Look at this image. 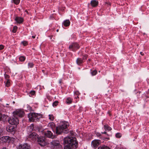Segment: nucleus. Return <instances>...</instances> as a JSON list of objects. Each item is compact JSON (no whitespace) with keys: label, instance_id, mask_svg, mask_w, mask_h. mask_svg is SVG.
Instances as JSON below:
<instances>
[{"label":"nucleus","instance_id":"1","mask_svg":"<svg viewBox=\"0 0 149 149\" xmlns=\"http://www.w3.org/2000/svg\"><path fill=\"white\" fill-rule=\"evenodd\" d=\"M63 143L65 145L64 149H72L71 148L74 149L78 147V142L75 137H66L63 140ZM58 149H63L61 147Z\"/></svg>","mask_w":149,"mask_h":149},{"label":"nucleus","instance_id":"2","mask_svg":"<svg viewBox=\"0 0 149 149\" xmlns=\"http://www.w3.org/2000/svg\"><path fill=\"white\" fill-rule=\"evenodd\" d=\"M69 126V123L67 122L63 121L61 122L59 126L56 128V134H59L62 133L63 130L67 128Z\"/></svg>","mask_w":149,"mask_h":149},{"label":"nucleus","instance_id":"3","mask_svg":"<svg viewBox=\"0 0 149 149\" xmlns=\"http://www.w3.org/2000/svg\"><path fill=\"white\" fill-rule=\"evenodd\" d=\"M29 120L31 122L36 121L38 120L40 118V115L35 113H30L28 115Z\"/></svg>","mask_w":149,"mask_h":149},{"label":"nucleus","instance_id":"4","mask_svg":"<svg viewBox=\"0 0 149 149\" xmlns=\"http://www.w3.org/2000/svg\"><path fill=\"white\" fill-rule=\"evenodd\" d=\"M15 141V139L13 137L9 136H4L0 138V143L8 142L13 143Z\"/></svg>","mask_w":149,"mask_h":149},{"label":"nucleus","instance_id":"5","mask_svg":"<svg viewBox=\"0 0 149 149\" xmlns=\"http://www.w3.org/2000/svg\"><path fill=\"white\" fill-rule=\"evenodd\" d=\"M8 121L9 124L12 125H17L19 123V120L17 117L14 116L9 118Z\"/></svg>","mask_w":149,"mask_h":149},{"label":"nucleus","instance_id":"6","mask_svg":"<svg viewBox=\"0 0 149 149\" xmlns=\"http://www.w3.org/2000/svg\"><path fill=\"white\" fill-rule=\"evenodd\" d=\"M24 112L22 110L18 109L15 111L13 112V116L17 117H22L24 115Z\"/></svg>","mask_w":149,"mask_h":149},{"label":"nucleus","instance_id":"7","mask_svg":"<svg viewBox=\"0 0 149 149\" xmlns=\"http://www.w3.org/2000/svg\"><path fill=\"white\" fill-rule=\"evenodd\" d=\"M37 141L38 143L41 146H45L47 143V142L45 138L43 137H38Z\"/></svg>","mask_w":149,"mask_h":149},{"label":"nucleus","instance_id":"8","mask_svg":"<svg viewBox=\"0 0 149 149\" xmlns=\"http://www.w3.org/2000/svg\"><path fill=\"white\" fill-rule=\"evenodd\" d=\"M79 47L78 44L77 43H73L69 45V48L70 50L75 51Z\"/></svg>","mask_w":149,"mask_h":149},{"label":"nucleus","instance_id":"9","mask_svg":"<svg viewBox=\"0 0 149 149\" xmlns=\"http://www.w3.org/2000/svg\"><path fill=\"white\" fill-rule=\"evenodd\" d=\"M50 143L51 146L54 148H60L61 147L58 141H53L51 142Z\"/></svg>","mask_w":149,"mask_h":149},{"label":"nucleus","instance_id":"10","mask_svg":"<svg viewBox=\"0 0 149 149\" xmlns=\"http://www.w3.org/2000/svg\"><path fill=\"white\" fill-rule=\"evenodd\" d=\"M101 141L99 140H94L92 141L91 146L92 148L96 149L100 144Z\"/></svg>","mask_w":149,"mask_h":149},{"label":"nucleus","instance_id":"11","mask_svg":"<svg viewBox=\"0 0 149 149\" xmlns=\"http://www.w3.org/2000/svg\"><path fill=\"white\" fill-rule=\"evenodd\" d=\"M43 133L45 136L49 138L53 139L54 137V136L53 135V133L50 131H45Z\"/></svg>","mask_w":149,"mask_h":149},{"label":"nucleus","instance_id":"12","mask_svg":"<svg viewBox=\"0 0 149 149\" xmlns=\"http://www.w3.org/2000/svg\"><path fill=\"white\" fill-rule=\"evenodd\" d=\"M19 149H29L30 146L26 143L20 144L19 146Z\"/></svg>","mask_w":149,"mask_h":149},{"label":"nucleus","instance_id":"13","mask_svg":"<svg viewBox=\"0 0 149 149\" xmlns=\"http://www.w3.org/2000/svg\"><path fill=\"white\" fill-rule=\"evenodd\" d=\"M29 137L34 140L36 138H38V135L36 133L33 132L29 135Z\"/></svg>","mask_w":149,"mask_h":149},{"label":"nucleus","instance_id":"14","mask_svg":"<svg viewBox=\"0 0 149 149\" xmlns=\"http://www.w3.org/2000/svg\"><path fill=\"white\" fill-rule=\"evenodd\" d=\"M15 20L16 22L20 24L23 22L24 21V19L23 18L21 17H16L15 19Z\"/></svg>","mask_w":149,"mask_h":149},{"label":"nucleus","instance_id":"15","mask_svg":"<svg viewBox=\"0 0 149 149\" xmlns=\"http://www.w3.org/2000/svg\"><path fill=\"white\" fill-rule=\"evenodd\" d=\"M98 1L96 0H92L91 2V4L92 6L93 7H96L98 5Z\"/></svg>","mask_w":149,"mask_h":149},{"label":"nucleus","instance_id":"16","mask_svg":"<svg viewBox=\"0 0 149 149\" xmlns=\"http://www.w3.org/2000/svg\"><path fill=\"white\" fill-rule=\"evenodd\" d=\"M6 130L8 132H12L15 130V129L13 126H10L7 127Z\"/></svg>","mask_w":149,"mask_h":149},{"label":"nucleus","instance_id":"17","mask_svg":"<svg viewBox=\"0 0 149 149\" xmlns=\"http://www.w3.org/2000/svg\"><path fill=\"white\" fill-rule=\"evenodd\" d=\"M86 57L85 56L84 58L83 59L81 58H78L77 60V64L79 65H80L83 62V60L84 59H86Z\"/></svg>","mask_w":149,"mask_h":149},{"label":"nucleus","instance_id":"18","mask_svg":"<svg viewBox=\"0 0 149 149\" xmlns=\"http://www.w3.org/2000/svg\"><path fill=\"white\" fill-rule=\"evenodd\" d=\"M7 116L4 114H2L0 113V120L4 122L6 120Z\"/></svg>","mask_w":149,"mask_h":149},{"label":"nucleus","instance_id":"19","mask_svg":"<svg viewBox=\"0 0 149 149\" xmlns=\"http://www.w3.org/2000/svg\"><path fill=\"white\" fill-rule=\"evenodd\" d=\"M70 23V22L69 20H66L64 21L62 24L65 26H69Z\"/></svg>","mask_w":149,"mask_h":149},{"label":"nucleus","instance_id":"20","mask_svg":"<svg viewBox=\"0 0 149 149\" xmlns=\"http://www.w3.org/2000/svg\"><path fill=\"white\" fill-rule=\"evenodd\" d=\"M29 95L31 97H33L35 95V91H31L29 94Z\"/></svg>","mask_w":149,"mask_h":149},{"label":"nucleus","instance_id":"21","mask_svg":"<svg viewBox=\"0 0 149 149\" xmlns=\"http://www.w3.org/2000/svg\"><path fill=\"white\" fill-rule=\"evenodd\" d=\"M97 149H110V148L105 145L100 146Z\"/></svg>","mask_w":149,"mask_h":149},{"label":"nucleus","instance_id":"22","mask_svg":"<svg viewBox=\"0 0 149 149\" xmlns=\"http://www.w3.org/2000/svg\"><path fill=\"white\" fill-rule=\"evenodd\" d=\"M72 102V99L69 97L67 98L66 100V102L68 104H71Z\"/></svg>","mask_w":149,"mask_h":149},{"label":"nucleus","instance_id":"23","mask_svg":"<svg viewBox=\"0 0 149 149\" xmlns=\"http://www.w3.org/2000/svg\"><path fill=\"white\" fill-rule=\"evenodd\" d=\"M104 129L105 130H111V128L108 125H104Z\"/></svg>","mask_w":149,"mask_h":149},{"label":"nucleus","instance_id":"24","mask_svg":"<svg viewBox=\"0 0 149 149\" xmlns=\"http://www.w3.org/2000/svg\"><path fill=\"white\" fill-rule=\"evenodd\" d=\"M97 73V71L96 70L91 71V75L93 76L95 75Z\"/></svg>","mask_w":149,"mask_h":149},{"label":"nucleus","instance_id":"25","mask_svg":"<svg viewBox=\"0 0 149 149\" xmlns=\"http://www.w3.org/2000/svg\"><path fill=\"white\" fill-rule=\"evenodd\" d=\"M34 64L30 62L28 63V68H32L34 66Z\"/></svg>","mask_w":149,"mask_h":149},{"label":"nucleus","instance_id":"26","mask_svg":"<svg viewBox=\"0 0 149 149\" xmlns=\"http://www.w3.org/2000/svg\"><path fill=\"white\" fill-rule=\"evenodd\" d=\"M58 103V102L57 101H55L53 103L52 105L53 107L56 106Z\"/></svg>","mask_w":149,"mask_h":149},{"label":"nucleus","instance_id":"27","mask_svg":"<svg viewBox=\"0 0 149 149\" xmlns=\"http://www.w3.org/2000/svg\"><path fill=\"white\" fill-rule=\"evenodd\" d=\"M19 60L21 61H23L25 59V57L23 56H21L19 58Z\"/></svg>","mask_w":149,"mask_h":149},{"label":"nucleus","instance_id":"28","mask_svg":"<svg viewBox=\"0 0 149 149\" xmlns=\"http://www.w3.org/2000/svg\"><path fill=\"white\" fill-rule=\"evenodd\" d=\"M6 86L7 87H8L10 86V81L9 80H6Z\"/></svg>","mask_w":149,"mask_h":149},{"label":"nucleus","instance_id":"29","mask_svg":"<svg viewBox=\"0 0 149 149\" xmlns=\"http://www.w3.org/2000/svg\"><path fill=\"white\" fill-rule=\"evenodd\" d=\"M49 119L51 120H53L54 119V117L53 115L49 114Z\"/></svg>","mask_w":149,"mask_h":149},{"label":"nucleus","instance_id":"30","mask_svg":"<svg viewBox=\"0 0 149 149\" xmlns=\"http://www.w3.org/2000/svg\"><path fill=\"white\" fill-rule=\"evenodd\" d=\"M12 1L16 4H18L20 1V0H12Z\"/></svg>","mask_w":149,"mask_h":149},{"label":"nucleus","instance_id":"31","mask_svg":"<svg viewBox=\"0 0 149 149\" xmlns=\"http://www.w3.org/2000/svg\"><path fill=\"white\" fill-rule=\"evenodd\" d=\"M17 27L16 26H14L13 27V33H15L17 29Z\"/></svg>","mask_w":149,"mask_h":149},{"label":"nucleus","instance_id":"32","mask_svg":"<svg viewBox=\"0 0 149 149\" xmlns=\"http://www.w3.org/2000/svg\"><path fill=\"white\" fill-rule=\"evenodd\" d=\"M4 75L5 78L6 80H9V78L10 76L9 75L6 74H5Z\"/></svg>","mask_w":149,"mask_h":149},{"label":"nucleus","instance_id":"33","mask_svg":"<svg viewBox=\"0 0 149 149\" xmlns=\"http://www.w3.org/2000/svg\"><path fill=\"white\" fill-rule=\"evenodd\" d=\"M121 136V134L120 133H117L116 134V136L117 138H120Z\"/></svg>","mask_w":149,"mask_h":149},{"label":"nucleus","instance_id":"34","mask_svg":"<svg viewBox=\"0 0 149 149\" xmlns=\"http://www.w3.org/2000/svg\"><path fill=\"white\" fill-rule=\"evenodd\" d=\"M22 44L24 46L28 44L27 42L26 41L22 42Z\"/></svg>","mask_w":149,"mask_h":149},{"label":"nucleus","instance_id":"35","mask_svg":"<svg viewBox=\"0 0 149 149\" xmlns=\"http://www.w3.org/2000/svg\"><path fill=\"white\" fill-rule=\"evenodd\" d=\"M4 48V46L3 45H0V50L3 49Z\"/></svg>","mask_w":149,"mask_h":149},{"label":"nucleus","instance_id":"36","mask_svg":"<svg viewBox=\"0 0 149 149\" xmlns=\"http://www.w3.org/2000/svg\"><path fill=\"white\" fill-rule=\"evenodd\" d=\"M62 82V80L61 79H60L59 80V83L60 84H61V83Z\"/></svg>","mask_w":149,"mask_h":149},{"label":"nucleus","instance_id":"37","mask_svg":"<svg viewBox=\"0 0 149 149\" xmlns=\"http://www.w3.org/2000/svg\"><path fill=\"white\" fill-rule=\"evenodd\" d=\"M102 134H107V132H102Z\"/></svg>","mask_w":149,"mask_h":149},{"label":"nucleus","instance_id":"38","mask_svg":"<svg viewBox=\"0 0 149 149\" xmlns=\"http://www.w3.org/2000/svg\"><path fill=\"white\" fill-rule=\"evenodd\" d=\"M140 54L142 55H143L144 54L143 53V52H140Z\"/></svg>","mask_w":149,"mask_h":149},{"label":"nucleus","instance_id":"39","mask_svg":"<svg viewBox=\"0 0 149 149\" xmlns=\"http://www.w3.org/2000/svg\"><path fill=\"white\" fill-rule=\"evenodd\" d=\"M32 38H35V36H32Z\"/></svg>","mask_w":149,"mask_h":149},{"label":"nucleus","instance_id":"40","mask_svg":"<svg viewBox=\"0 0 149 149\" xmlns=\"http://www.w3.org/2000/svg\"><path fill=\"white\" fill-rule=\"evenodd\" d=\"M2 149H7L6 148H3Z\"/></svg>","mask_w":149,"mask_h":149},{"label":"nucleus","instance_id":"41","mask_svg":"<svg viewBox=\"0 0 149 149\" xmlns=\"http://www.w3.org/2000/svg\"><path fill=\"white\" fill-rule=\"evenodd\" d=\"M53 123H50L49 124L50 125H51V124H52V125H53Z\"/></svg>","mask_w":149,"mask_h":149},{"label":"nucleus","instance_id":"42","mask_svg":"<svg viewBox=\"0 0 149 149\" xmlns=\"http://www.w3.org/2000/svg\"><path fill=\"white\" fill-rule=\"evenodd\" d=\"M56 31H57V32H58V29H57V30H56Z\"/></svg>","mask_w":149,"mask_h":149},{"label":"nucleus","instance_id":"43","mask_svg":"<svg viewBox=\"0 0 149 149\" xmlns=\"http://www.w3.org/2000/svg\"><path fill=\"white\" fill-rule=\"evenodd\" d=\"M52 128V130H53V132H54V131H53V128Z\"/></svg>","mask_w":149,"mask_h":149},{"label":"nucleus","instance_id":"44","mask_svg":"<svg viewBox=\"0 0 149 149\" xmlns=\"http://www.w3.org/2000/svg\"><path fill=\"white\" fill-rule=\"evenodd\" d=\"M78 98V97L77 96V97H76V98Z\"/></svg>","mask_w":149,"mask_h":149},{"label":"nucleus","instance_id":"45","mask_svg":"<svg viewBox=\"0 0 149 149\" xmlns=\"http://www.w3.org/2000/svg\"><path fill=\"white\" fill-rule=\"evenodd\" d=\"M109 5H110V3H109Z\"/></svg>","mask_w":149,"mask_h":149},{"label":"nucleus","instance_id":"46","mask_svg":"<svg viewBox=\"0 0 149 149\" xmlns=\"http://www.w3.org/2000/svg\"><path fill=\"white\" fill-rule=\"evenodd\" d=\"M13 103H15V102H13Z\"/></svg>","mask_w":149,"mask_h":149}]
</instances>
